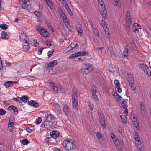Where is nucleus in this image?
Listing matches in <instances>:
<instances>
[{"label": "nucleus", "mask_w": 151, "mask_h": 151, "mask_svg": "<svg viewBox=\"0 0 151 151\" xmlns=\"http://www.w3.org/2000/svg\"><path fill=\"white\" fill-rule=\"evenodd\" d=\"M75 143L71 141L69 139H67L66 140H64L63 143V147L67 150L76 149L78 147V146L76 145Z\"/></svg>", "instance_id": "nucleus-1"}, {"label": "nucleus", "mask_w": 151, "mask_h": 151, "mask_svg": "<svg viewBox=\"0 0 151 151\" xmlns=\"http://www.w3.org/2000/svg\"><path fill=\"white\" fill-rule=\"evenodd\" d=\"M135 19H130V13L129 11L127 12V16L126 17V22L127 24H129L128 26L129 27H134L136 26H139V24L135 23Z\"/></svg>", "instance_id": "nucleus-2"}, {"label": "nucleus", "mask_w": 151, "mask_h": 151, "mask_svg": "<svg viewBox=\"0 0 151 151\" xmlns=\"http://www.w3.org/2000/svg\"><path fill=\"white\" fill-rule=\"evenodd\" d=\"M77 90L76 89H73V91L72 104L73 108L78 109L77 108L78 106V97Z\"/></svg>", "instance_id": "nucleus-3"}, {"label": "nucleus", "mask_w": 151, "mask_h": 151, "mask_svg": "<svg viewBox=\"0 0 151 151\" xmlns=\"http://www.w3.org/2000/svg\"><path fill=\"white\" fill-rule=\"evenodd\" d=\"M133 48L132 45L131 44H128L124 50L122 54L123 56L124 57H127L130 52L133 51Z\"/></svg>", "instance_id": "nucleus-4"}, {"label": "nucleus", "mask_w": 151, "mask_h": 151, "mask_svg": "<svg viewBox=\"0 0 151 151\" xmlns=\"http://www.w3.org/2000/svg\"><path fill=\"white\" fill-rule=\"evenodd\" d=\"M83 68L81 69L82 71H84L86 74H87L85 71L87 70L88 72H91L93 69V65L90 63H85L83 65Z\"/></svg>", "instance_id": "nucleus-5"}, {"label": "nucleus", "mask_w": 151, "mask_h": 151, "mask_svg": "<svg viewBox=\"0 0 151 151\" xmlns=\"http://www.w3.org/2000/svg\"><path fill=\"white\" fill-rule=\"evenodd\" d=\"M58 64V61L57 60H54L50 62L48 64L46 65L45 66V68L46 70H49L48 71L49 73H50L51 71L50 69L52 70H53L52 69H50V68H52Z\"/></svg>", "instance_id": "nucleus-6"}, {"label": "nucleus", "mask_w": 151, "mask_h": 151, "mask_svg": "<svg viewBox=\"0 0 151 151\" xmlns=\"http://www.w3.org/2000/svg\"><path fill=\"white\" fill-rule=\"evenodd\" d=\"M78 46V44L72 43L64 50V53H67L72 50H74L77 49Z\"/></svg>", "instance_id": "nucleus-7"}, {"label": "nucleus", "mask_w": 151, "mask_h": 151, "mask_svg": "<svg viewBox=\"0 0 151 151\" xmlns=\"http://www.w3.org/2000/svg\"><path fill=\"white\" fill-rule=\"evenodd\" d=\"M37 28L38 31L42 36L45 37H47L48 32L42 27L40 26H38L37 27Z\"/></svg>", "instance_id": "nucleus-8"}, {"label": "nucleus", "mask_w": 151, "mask_h": 151, "mask_svg": "<svg viewBox=\"0 0 151 151\" xmlns=\"http://www.w3.org/2000/svg\"><path fill=\"white\" fill-rule=\"evenodd\" d=\"M31 0H24V2L22 5L23 9L27 10L31 8L30 4H31Z\"/></svg>", "instance_id": "nucleus-9"}, {"label": "nucleus", "mask_w": 151, "mask_h": 151, "mask_svg": "<svg viewBox=\"0 0 151 151\" xmlns=\"http://www.w3.org/2000/svg\"><path fill=\"white\" fill-rule=\"evenodd\" d=\"M86 53L84 51H81L78 52L76 53H74L70 55L69 57L70 59H73L75 57L78 56H85L86 55Z\"/></svg>", "instance_id": "nucleus-10"}, {"label": "nucleus", "mask_w": 151, "mask_h": 151, "mask_svg": "<svg viewBox=\"0 0 151 151\" xmlns=\"http://www.w3.org/2000/svg\"><path fill=\"white\" fill-rule=\"evenodd\" d=\"M56 120V118L53 115L51 114L48 115L47 114L46 117L45 121L52 122L54 123V124H55Z\"/></svg>", "instance_id": "nucleus-11"}, {"label": "nucleus", "mask_w": 151, "mask_h": 151, "mask_svg": "<svg viewBox=\"0 0 151 151\" xmlns=\"http://www.w3.org/2000/svg\"><path fill=\"white\" fill-rule=\"evenodd\" d=\"M128 81L129 83L131 89L133 90H135L136 87L134 83V79L131 77H128Z\"/></svg>", "instance_id": "nucleus-12"}, {"label": "nucleus", "mask_w": 151, "mask_h": 151, "mask_svg": "<svg viewBox=\"0 0 151 151\" xmlns=\"http://www.w3.org/2000/svg\"><path fill=\"white\" fill-rule=\"evenodd\" d=\"M99 120L101 124L102 127L104 128H105L106 126L105 121V118L104 116L102 114L99 115Z\"/></svg>", "instance_id": "nucleus-13"}, {"label": "nucleus", "mask_w": 151, "mask_h": 151, "mask_svg": "<svg viewBox=\"0 0 151 151\" xmlns=\"http://www.w3.org/2000/svg\"><path fill=\"white\" fill-rule=\"evenodd\" d=\"M50 135L52 138L56 139L59 136V133L57 131H53L50 132Z\"/></svg>", "instance_id": "nucleus-14"}, {"label": "nucleus", "mask_w": 151, "mask_h": 151, "mask_svg": "<svg viewBox=\"0 0 151 151\" xmlns=\"http://www.w3.org/2000/svg\"><path fill=\"white\" fill-rule=\"evenodd\" d=\"M18 83L17 81H8L5 83L4 85L7 87H9L13 86L14 84Z\"/></svg>", "instance_id": "nucleus-15"}, {"label": "nucleus", "mask_w": 151, "mask_h": 151, "mask_svg": "<svg viewBox=\"0 0 151 151\" xmlns=\"http://www.w3.org/2000/svg\"><path fill=\"white\" fill-rule=\"evenodd\" d=\"M63 111L65 115H68L70 112L69 106L67 104H64L63 107Z\"/></svg>", "instance_id": "nucleus-16"}, {"label": "nucleus", "mask_w": 151, "mask_h": 151, "mask_svg": "<svg viewBox=\"0 0 151 151\" xmlns=\"http://www.w3.org/2000/svg\"><path fill=\"white\" fill-rule=\"evenodd\" d=\"M20 39L21 41L23 42L27 40L29 42V40L28 39V37L24 33H22L20 35Z\"/></svg>", "instance_id": "nucleus-17"}, {"label": "nucleus", "mask_w": 151, "mask_h": 151, "mask_svg": "<svg viewBox=\"0 0 151 151\" xmlns=\"http://www.w3.org/2000/svg\"><path fill=\"white\" fill-rule=\"evenodd\" d=\"M28 104L29 105L32 106L35 108H37L39 106V104L36 101L34 100H31L28 102Z\"/></svg>", "instance_id": "nucleus-18"}, {"label": "nucleus", "mask_w": 151, "mask_h": 151, "mask_svg": "<svg viewBox=\"0 0 151 151\" xmlns=\"http://www.w3.org/2000/svg\"><path fill=\"white\" fill-rule=\"evenodd\" d=\"M114 144L116 146L119 145H122L123 144V142L122 140H118L116 139L113 141Z\"/></svg>", "instance_id": "nucleus-19"}, {"label": "nucleus", "mask_w": 151, "mask_h": 151, "mask_svg": "<svg viewBox=\"0 0 151 151\" xmlns=\"http://www.w3.org/2000/svg\"><path fill=\"white\" fill-rule=\"evenodd\" d=\"M45 122L46 125V128L47 129H50L54 125L53 124H54V123H53L52 122L45 121Z\"/></svg>", "instance_id": "nucleus-20"}, {"label": "nucleus", "mask_w": 151, "mask_h": 151, "mask_svg": "<svg viewBox=\"0 0 151 151\" xmlns=\"http://www.w3.org/2000/svg\"><path fill=\"white\" fill-rule=\"evenodd\" d=\"M53 105L55 108L58 111L59 114H61L62 113V111L61 110L60 105L57 103H53L52 104Z\"/></svg>", "instance_id": "nucleus-21"}, {"label": "nucleus", "mask_w": 151, "mask_h": 151, "mask_svg": "<svg viewBox=\"0 0 151 151\" xmlns=\"http://www.w3.org/2000/svg\"><path fill=\"white\" fill-rule=\"evenodd\" d=\"M46 3L51 9H53L54 7V3L50 0H45Z\"/></svg>", "instance_id": "nucleus-22"}, {"label": "nucleus", "mask_w": 151, "mask_h": 151, "mask_svg": "<svg viewBox=\"0 0 151 151\" xmlns=\"http://www.w3.org/2000/svg\"><path fill=\"white\" fill-rule=\"evenodd\" d=\"M102 10L101 12V13L102 15V17L104 18H106L107 17V15L106 14V9L104 7L102 8Z\"/></svg>", "instance_id": "nucleus-23"}, {"label": "nucleus", "mask_w": 151, "mask_h": 151, "mask_svg": "<svg viewBox=\"0 0 151 151\" xmlns=\"http://www.w3.org/2000/svg\"><path fill=\"white\" fill-rule=\"evenodd\" d=\"M77 30L78 33L80 34V35H82L83 30L81 28V26L80 24H77L76 25Z\"/></svg>", "instance_id": "nucleus-24"}, {"label": "nucleus", "mask_w": 151, "mask_h": 151, "mask_svg": "<svg viewBox=\"0 0 151 151\" xmlns=\"http://www.w3.org/2000/svg\"><path fill=\"white\" fill-rule=\"evenodd\" d=\"M10 35V34L9 33H8V34H7L4 32L2 31L1 32V37L2 39H7L8 38Z\"/></svg>", "instance_id": "nucleus-25"}, {"label": "nucleus", "mask_w": 151, "mask_h": 151, "mask_svg": "<svg viewBox=\"0 0 151 151\" xmlns=\"http://www.w3.org/2000/svg\"><path fill=\"white\" fill-rule=\"evenodd\" d=\"M144 72L146 74L151 76V67L147 66L146 69H144Z\"/></svg>", "instance_id": "nucleus-26"}, {"label": "nucleus", "mask_w": 151, "mask_h": 151, "mask_svg": "<svg viewBox=\"0 0 151 151\" xmlns=\"http://www.w3.org/2000/svg\"><path fill=\"white\" fill-rule=\"evenodd\" d=\"M97 92V91H92V96L94 100L96 102H97L98 101L97 96L96 94V93Z\"/></svg>", "instance_id": "nucleus-27"}, {"label": "nucleus", "mask_w": 151, "mask_h": 151, "mask_svg": "<svg viewBox=\"0 0 151 151\" xmlns=\"http://www.w3.org/2000/svg\"><path fill=\"white\" fill-rule=\"evenodd\" d=\"M122 106L124 108H127L128 106L127 104V99H124V100L122 101Z\"/></svg>", "instance_id": "nucleus-28"}, {"label": "nucleus", "mask_w": 151, "mask_h": 151, "mask_svg": "<svg viewBox=\"0 0 151 151\" xmlns=\"http://www.w3.org/2000/svg\"><path fill=\"white\" fill-rule=\"evenodd\" d=\"M105 26H103V29L105 31L106 35H109L110 32L109 28H108L105 24H104Z\"/></svg>", "instance_id": "nucleus-29"}, {"label": "nucleus", "mask_w": 151, "mask_h": 151, "mask_svg": "<svg viewBox=\"0 0 151 151\" xmlns=\"http://www.w3.org/2000/svg\"><path fill=\"white\" fill-rule=\"evenodd\" d=\"M22 101L24 103H26L29 100L28 97L27 96H23L21 97Z\"/></svg>", "instance_id": "nucleus-30"}, {"label": "nucleus", "mask_w": 151, "mask_h": 151, "mask_svg": "<svg viewBox=\"0 0 151 151\" xmlns=\"http://www.w3.org/2000/svg\"><path fill=\"white\" fill-rule=\"evenodd\" d=\"M113 95L115 97L117 101H119L121 100L122 98L116 92H115L113 94Z\"/></svg>", "instance_id": "nucleus-31"}, {"label": "nucleus", "mask_w": 151, "mask_h": 151, "mask_svg": "<svg viewBox=\"0 0 151 151\" xmlns=\"http://www.w3.org/2000/svg\"><path fill=\"white\" fill-rule=\"evenodd\" d=\"M99 6L101 8L104 7L105 5L102 0H97Z\"/></svg>", "instance_id": "nucleus-32"}, {"label": "nucleus", "mask_w": 151, "mask_h": 151, "mask_svg": "<svg viewBox=\"0 0 151 151\" xmlns=\"http://www.w3.org/2000/svg\"><path fill=\"white\" fill-rule=\"evenodd\" d=\"M65 7L67 10V12H68L69 14L71 16H73V14L72 12L68 5H66V6H65Z\"/></svg>", "instance_id": "nucleus-33"}, {"label": "nucleus", "mask_w": 151, "mask_h": 151, "mask_svg": "<svg viewBox=\"0 0 151 151\" xmlns=\"http://www.w3.org/2000/svg\"><path fill=\"white\" fill-rule=\"evenodd\" d=\"M114 84L116 88L120 86V82L118 80H115L114 81Z\"/></svg>", "instance_id": "nucleus-34"}, {"label": "nucleus", "mask_w": 151, "mask_h": 151, "mask_svg": "<svg viewBox=\"0 0 151 151\" xmlns=\"http://www.w3.org/2000/svg\"><path fill=\"white\" fill-rule=\"evenodd\" d=\"M139 27H141L139 26V27L136 26V27H135L134 26V27H132L133 28V30H134V32H139V29H141V28Z\"/></svg>", "instance_id": "nucleus-35"}, {"label": "nucleus", "mask_w": 151, "mask_h": 151, "mask_svg": "<svg viewBox=\"0 0 151 151\" xmlns=\"http://www.w3.org/2000/svg\"><path fill=\"white\" fill-rule=\"evenodd\" d=\"M0 27L3 30H5L7 29L8 26L7 25L2 24L0 25Z\"/></svg>", "instance_id": "nucleus-36"}, {"label": "nucleus", "mask_w": 151, "mask_h": 151, "mask_svg": "<svg viewBox=\"0 0 151 151\" xmlns=\"http://www.w3.org/2000/svg\"><path fill=\"white\" fill-rule=\"evenodd\" d=\"M41 13V12H37L36 11L34 12V14L36 16L38 19H40Z\"/></svg>", "instance_id": "nucleus-37"}, {"label": "nucleus", "mask_w": 151, "mask_h": 151, "mask_svg": "<svg viewBox=\"0 0 151 151\" xmlns=\"http://www.w3.org/2000/svg\"><path fill=\"white\" fill-rule=\"evenodd\" d=\"M147 66L145 64H142L139 65V67L141 69L143 70L144 71V69H146Z\"/></svg>", "instance_id": "nucleus-38"}, {"label": "nucleus", "mask_w": 151, "mask_h": 151, "mask_svg": "<svg viewBox=\"0 0 151 151\" xmlns=\"http://www.w3.org/2000/svg\"><path fill=\"white\" fill-rule=\"evenodd\" d=\"M63 71H67L69 69V67L67 65L63 66L62 68Z\"/></svg>", "instance_id": "nucleus-39"}, {"label": "nucleus", "mask_w": 151, "mask_h": 151, "mask_svg": "<svg viewBox=\"0 0 151 151\" xmlns=\"http://www.w3.org/2000/svg\"><path fill=\"white\" fill-rule=\"evenodd\" d=\"M30 143L29 141H28L27 139H23L22 142V143L23 145H27Z\"/></svg>", "instance_id": "nucleus-40"}, {"label": "nucleus", "mask_w": 151, "mask_h": 151, "mask_svg": "<svg viewBox=\"0 0 151 151\" xmlns=\"http://www.w3.org/2000/svg\"><path fill=\"white\" fill-rule=\"evenodd\" d=\"M13 113L15 115H17L18 113V109L17 108L16 106L14 107L13 109Z\"/></svg>", "instance_id": "nucleus-41"}, {"label": "nucleus", "mask_w": 151, "mask_h": 151, "mask_svg": "<svg viewBox=\"0 0 151 151\" xmlns=\"http://www.w3.org/2000/svg\"><path fill=\"white\" fill-rule=\"evenodd\" d=\"M30 48L29 45L25 46L24 45H23V50L24 51H27V50L29 49Z\"/></svg>", "instance_id": "nucleus-42"}, {"label": "nucleus", "mask_w": 151, "mask_h": 151, "mask_svg": "<svg viewBox=\"0 0 151 151\" xmlns=\"http://www.w3.org/2000/svg\"><path fill=\"white\" fill-rule=\"evenodd\" d=\"M42 121V119L40 117H38L37 119H36V123L37 124H39Z\"/></svg>", "instance_id": "nucleus-43"}, {"label": "nucleus", "mask_w": 151, "mask_h": 151, "mask_svg": "<svg viewBox=\"0 0 151 151\" xmlns=\"http://www.w3.org/2000/svg\"><path fill=\"white\" fill-rule=\"evenodd\" d=\"M141 108L140 109L142 110L141 112L142 113L144 112V107L143 106V104L142 102L140 103Z\"/></svg>", "instance_id": "nucleus-44"}, {"label": "nucleus", "mask_w": 151, "mask_h": 151, "mask_svg": "<svg viewBox=\"0 0 151 151\" xmlns=\"http://www.w3.org/2000/svg\"><path fill=\"white\" fill-rule=\"evenodd\" d=\"M6 113V111L5 110L2 109H0V115H3Z\"/></svg>", "instance_id": "nucleus-45"}, {"label": "nucleus", "mask_w": 151, "mask_h": 151, "mask_svg": "<svg viewBox=\"0 0 151 151\" xmlns=\"http://www.w3.org/2000/svg\"><path fill=\"white\" fill-rule=\"evenodd\" d=\"M93 31L94 32V33L96 35L98 36H99V33L98 30H97L96 29L93 28H92Z\"/></svg>", "instance_id": "nucleus-46"}, {"label": "nucleus", "mask_w": 151, "mask_h": 151, "mask_svg": "<svg viewBox=\"0 0 151 151\" xmlns=\"http://www.w3.org/2000/svg\"><path fill=\"white\" fill-rule=\"evenodd\" d=\"M120 117L122 122H123L124 123L126 122V116H120Z\"/></svg>", "instance_id": "nucleus-47"}, {"label": "nucleus", "mask_w": 151, "mask_h": 151, "mask_svg": "<svg viewBox=\"0 0 151 151\" xmlns=\"http://www.w3.org/2000/svg\"><path fill=\"white\" fill-rule=\"evenodd\" d=\"M53 42H51L49 41H47L46 42V43L47 45L49 47H50L52 45V43Z\"/></svg>", "instance_id": "nucleus-48"}, {"label": "nucleus", "mask_w": 151, "mask_h": 151, "mask_svg": "<svg viewBox=\"0 0 151 151\" xmlns=\"http://www.w3.org/2000/svg\"><path fill=\"white\" fill-rule=\"evenodd\" d=\"M111 138H112L113 141H114L115 139H117V138L116 137L115 134L113 133H111Z\"/></svg>", "instance_id": "nucleus-49"}, {"label": "nucleus", "mask_w": 151, "mask_h": 151, "mask_svg": "<svg viewBox=\"0 0 151 151\" xmlns=\"http://www.w3.org/2000/svg\"><path fill=\"white\" fill-rule=\"evenodd\" d=\"M135 140L136 142H137L138 143H139V141L140 140V139L139 137L138 136H137V137H134Z\"/></svg>", "instance_id": "nucleus-50"}, {"label": "nucleus", "mask_w": 151, "mask_h": 151, "mask_svg": "<svg viewBox=\"0 0 151 151\" xmlns=\"http://www.w3.org/2000/svg\"><path fill=\"white\" fill-rule=\"evenodd\" d=\"M26 130L29 133H31L34 131V130L30 129L29 127L26 128Z\"/></svg>", "instance_id": "nucleus-51"}, {"label": "nucleus", "mask_w": 151, "mask_h": 151, "mask_svg": "<svg viewBox=\"0 0 151 151\" xmlns=\"http://www.w3.org/2000/svg\"><path fill=\"white\" fill-rule=\"evenodd\" d=\"M0 70H3V67L2 64L1 59L0 57Z\"/></svg>", "instance_id": "nucleus-52"}, {"label": "nucleus", "mask_w": 151, "mask_h": 151, "mask_svg": "<svg viewBox=\"0 0 151 151\" xmlns=\"http://www.w3.org/2000/svg\"><path fill=\"white\" fill-rule=\"evenodd\" d=\"M24 42V43L23 44V45H24L25 46L29 45V42L28 41V40H27L25 41Z\"/></svg>", "instance_id": "nucleus-53"}, {"label": "nucleus", "mask_w": 151, "mask_h": 151, "mask_svg": "<svg viewBox=\"0 0 151 151\" xmlns=\"http://www.w3.org/2000/svg\"><path fill=\"white\" fill-rule=\"evenodd\" d=\"M97 88L96 86V85H92V91H97Z\"/></svg>", "instance_id": "nucleus-54"}, {"label": "nucleus", "mask_w": 151, "mask_h": 151, "mask_svg": "<svg viewBox=\"0 0 151 151\" xmlns=\"http://www.w3.org/2000/svg\"><path fill=\"white\" fill-rule=\"evenodd\" d=\"M88 105L89 106V108L91 110H92L93 109L94 105L93 104H90V103H89L88 104Z\"/></svg>", "instance_id": "nucleus-55"}, {"label": "nucleus", "mask_w": 151, "mask_h": 151, "mask_svg": "<svg viewBox=\"0 0 151 151\" xmlns=\"http://www.w3.org/2000/svg\"><path fill=\"white\" fill-rule=\"evenodd\" d=\"M43 50V48H41L38 51V55H41V53L42 52Z\"/></svg>", "instance_id": "nucleus-56"}, {"label": "nucleus", "mask_w": 151, "mask_h": 151, "mask_svg": "<svg viewBox=\"0 0 151 151\" xmlns=\"http://www.w3.org/2000/svg\"><path fill=\"white\" fill-rule=\"evenodd\" d=\"M133 123L136 127L139 126L138 123L136 121H133Z\"/></svg>", "instance_id": "nucleus-57"}, {"label": "nucleus", "mask_w": 151, "mask_h": 151, "mask_svg": "<svg viewBox=\"0 0 151 151\" xmlns=\"http://www.w3.org/2000/svg\"><path fill=\"white\" fill-rule=\"evenodd\" d=\"M49 51L47 53V55L49 57H50L51 55L54 52V51Z\"/></svg>", "instance_id": "nucleus-58"}, {"label": "nucleus", "mask_w": 151, "mask_h": 151, "mask_svg": "<svg viewBox=\"0 0 151 151\" xmlns=\"http://www.w3.org/2000/svg\"><path fill=\"white\" fill-rule=\"evenodd\" d=\"M113 68L112 67V66H110L109 68V71L110 72H112V73H113V72H114L115 71L114 69H115V68H114V69L113 70H112V69H111L112 68Z\"/></svg>", "instance_id": "nucleus-59"}, {"label": "nucleus", "mask_w": 151, "mask_h": 151, "mask_svg": "<svg viewBox=\"0 0 151 151\" xmlns=\"http://www.w3.org/2000/svg\"><path fill=\"white\" fill-rule=\"evenodd\" d=\"M117 130L118 132H119L120 133H122V129L121 127H119L117 128Z\"/></svg>", "instance_id": "nucleus-60"}, {"label": "nucleus", "mask_w": 151, "mask_h": 151, "mask_svg": "<svg viewBox=\"0 0 151 151\" xmlns=\"http://www.w3.org/2000/svg\"><path fill=\"white\" fill-rule=\"evenodd\" d=\"M61 3L65 7L66 5H68L66 1L65 0H62V1Z\"/></svg>", "instance_id": "nucleus-61"}, {"label": "nucleus", "mask_w": 151, "mask_h": 151, "mask_svg": "<svg viewBox=\"0 0 151 151\" xmlns=\"http://www.w3.org/2000/svg\"><path fill=\"white\" fill-rule=\"evenodd\" d=\"M14 123L13 122L9 121L8 123L9 127H13Z\"/></svg>", "instance_id": "nucleus-62"}, {"label": "nucleus", "mask_w": 151, "mask_h": 151, "mask_svg": "<svg viewBox=\"0 0 151 151\" xmlns=\"http://www.w3.org/2000/svg\"><path fill=\"white\" fill-rule=\"evenodd\" d=\"M14 107H15V106L13 105L10 106L8 108V110H13L14 108Z\"/></svg>", "instance_id": "nucleus-63"}, {"label": "nucleus", "mask_w": 151, "mask_h": 151, "mask_svg": "<svg viewBox=\"0 0 151 151\" xmlns=\"http://www.w3.org/2000/svg\"><path fill=\"white\" fill-rule=\"evenodd\" d=\"M60 15V16L62 17V18L63 19H65L66 18V17H65V14L64 13L61 14Z\"/></svg>", "instance_id": "nucleus-64"}]
</instances>
